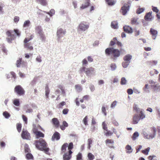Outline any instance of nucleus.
Masks as SVG:
<instances>
[{
    "label": "nucleus",
    "instance_id": "58836bf2",
    "mask_svg": "<svg viewBox=\"0 0 160 160\" xmlns=\"http://www.w3.org/2000/svg\"><path fill=\"white\" fill-rule=\"evenodd\" d=\"M13 103L15 106H18L20 105L19 101L17 99H16L13 100Z\"/></svg>",
    "mask_w": 160,
    "mask_h": 160
},
{
    "label": "nucleus",
    "instance_id": "72a5a7b5",
    "mask_svg": "<svg viewBox=\"0 0 160 160\" xmlns=\"http://www.w3.org/2000/svg\"><path fill=\"white\" fill-rule=\"evenodd\" d=\"M37 1L43 6H46L47 4L46 0H37Z\"/></svg>",
    "mask_w": 160,
    "mask_h": 160
},
{
    "label": "nucleus",
    "instance_id": "f704fd0d",
    "mask_svg": "<svg viewBox=\"0 0 160 160\" xmlns=\"http://www.w3.org/2000/svg\"><path fill=\"white\" fill-rule=\"evenodd\" d=\"M17 129L19 132H20L21 130L22 125L20 123H17L16 124Z\"/></svg>",
    "mask_w": 160,
    "mask_h": 160
},
{
    "label": "nucleus",
    "instance_id": "b1692460",
    "mask_svg": "<svg viewBox=\"0 0 160 160\" xmlns=\"http://www.w3.org/2000/svg\"><path fill=\"white\" fill-rule=\"evenodd\" d=\"M118 23L116 21H113L111 22V26L112 28L114 29H117L118 28Z\"/></svg>",
    "mask_w": 160,
    "mask_h": 160
},
{
    "label": "nucleus",
    "instance_id": "0eeeda50",
    "mask_svg": "<svg viewBox=\"0 0 160 160\" xmlns=\"http://www.w3.org/2000/svg\"><path fill=\"white\" fill-rule=\"evenodd\" d=\"M21 137L23 139L30 140L31 138L30 134L27 130L24 129L22 130L21 134Z\"/></svg>",
    "mask_w": 160,
    "mask_h": 160
},
{
    "label": "nucleus",
    "instance_id": "2f4dec72",
    "mask_svg": "<svg viewBox=\"0 0 160 160\" xmlns=\"http://www.w3.org/2000/svg\"><path fill=\"white\" fill-rule=\"evenodd\" d=\"M138 19L136 18H133L131 19V23L132 24H138V23L137 22Z\"/></svg>",
    "mask_w": 160,
    "mask_h": 160
},
{
    "label": "nucleus",
    "instance_id": "f8f14e48",
    "mask_svg": "<svg viewBox=\"0 0 160 160\" xmlns=\"http://www.w3.org/2000/svg\"><path fill=\"white\" fill-rule=\"evenodd\" d=\"M72 152L71 150H69L68 152H66L63 155L64 160H69L71 158V154Z\"/></svg>",
    "mask_w": 160,
    "mask_h": 160
},
{
    "label": "nucleus",
    "instance_id": "a211bd4d",
    "mask_svg": "<svg viewBox=\"0 0 160 160\" xmlns=\"http://www.w3.org/2000/svg\"><path fill=\"white\" fill-rule=\"evenodd\" d=\"M124 31L128 33H131L132 32V30L131 27L128 26H125L123 27Z\"/></svg>",
    "mask_w": 160,
    "mask_h": 160
},
{
    "label": "nucleus",
    "instance_id": "7c9ffc66",
    "mask_svg": "<svg viewBox=\"0 0 160 160\" xmlns=\"http://www.w3.org/2000/svg\"><path fill=\"white\" fill-rule=\"evenodd\" d=\"M75 88L77 92H79L82 91V88L81 85L77 84L75 86Z\"/></svg>",
    "mask_w": 160,
    "mask_h": 160
},
{
    "label": "nucleus",
    "instance_id": "ddd939ff",
    "mask_svg": "<svg viewBox=\"0 0 160 160\" xmlns=\"http://www.w3.org/2000/svg\"><path fill=\"white\" fill-rule=\"evenodd\" d=\"M150 33L152 36V38L153 39H155L158 35V31L153 28H151Z\"/></svg>",
    "mask_w": 160,
    "mask_h": 160
},
{
    "label": "nucleus",
    "instance_id": "09e8293b",
    "mask_svg": "<svg viewBox=\"0 0 160 160\" xmlns=\"http://www.w3.org/2000/svg\"><path fill=\"white\" fill-rule=\"evenodd\" d=\"M151 65H156L157 63V61L155 60L150 61L148 62Z\"/></svg>",
    "mask_w": 160,
    "mask_h": 160
},
{
    "label": "nucleus",
    "instance_id": "9b49d317",
    "mask_svg": "<svg viewBox=\"0 0 160 160\" xmlns=\"http://www.w3.org/2000/svg\"><path fill=\"white\" fill-rule=\"evenodd\" d=\"M129 6L127 4H125L121 8V12L123 15H125L127 11L129 10Z\"/></svg>",
    "mask_w": 160,
    "mask_h": 160
},
{
    "label": "nucleus",
    "instance_id": "423d86ee",
    "mask_svg": "<svg viewBox=\"0 0 160 160\" xmlns=\"http://www.w3.org/2000/svg\"><path fill=\"white\" fill-rule=\"evenodd\" d=\"M89 27V23L85 22H82L79 24L78 28L80 30L85 31Z\"/></svg>",
    "mask_w": 160,
    "mask_h": 160
},
{
    "label": "nucleus",
    "instance_id": "c03bdc74",
    "mask_svg": "<svg viewBox=\"0 0 160 160\" xmlns=\"http://www.w3.org/2000/svg\"><path fill=\"white\" fill-rule=\"evenodd\" d=\"M127 81L125 78L123 77L121 78L120 83L121 85L125 84L126 83Z\"/></svg>",
    "mask_w": 160,
    "mask_h": 160
},
{
    "label": "nucleus",
    "instance_id": "473e14b6",
    "mask_svg": "<svg viewBox=\"0 0 160 160\" xmlns=\"http://www.w3.org/2000/svg\"><path fill=\"white\" fill-rule=\"evenodd\" d=\"M117 40L116 38H114L113 39V40L110 41V46H113L116 43Z\"/></svg>",
    "mask_w": 160,
    "mask_h": 160
},
{
    "label": "nucleus",
    "instance_id": "393cba45",
    "mask_svg": "<svg viewBox=\"0 0 160 160\" xmlns=\"http://www.w3.org/2000/svg\"><path fill=\"white\" fill-rule=\"evenodd\" d=\"M68 144L67 143H64L61 147V151L63 152H65L66 150V148L68 146Z\"/></svg>",
    "mask_w": 160,
    "mask_h": 160
},
{
    "label": "nucleus",
    "instance_id": "864d4df0",
    "mask_svg": "<svg viewBox=\"0 0 160 160\" xmlns=\"http://www.w3.org/2000/svg\"><path fill=\"white\" fill-rule=\"evenodd\" d=\"M113 134V132L110 131H107L106 132H105L104 135L106 136H109L112 135Z\"/></svg>",
    "mask_w": 160,
    "mask_h": 160
},
{
    "label": "nucleus",
    "instance_id": "f03ea898",
    "mask_svg": "<svg viewBox=\"0 0 160 160\" xmlns=\"http://www.w3.org/2000/svg\"><path fill=\"white\" fill-rule=\"evenodd\" d=\"M34 144L38 150L46 152L49 151V148L47 147V142L42 138L40 139L39 140H35Z\"/></svg>",
    "mask_w": 160,
    "mask_h": 160
},
{
    "label": "nucleus",
    "instance_id": "8fccbe9b",
    "mask_svg": "<svg viewBox=\"0 0 160 160\" xmlns=\"http://www.w3.org/2000/svg\"><path fill=\"white\" fill-rule=\"evenodd\" d=\"M82 153L79 152L77 155V160H81L82 159Z\"/></svg>",
    "mask_w": 160,
    "mask_h": 160
},
{
    "label": "nucleus",
    "instance_id": "f3484780",
    "mask_svg": "<svg viewBox=\"0 0 160 160\" xmlns=\"http://www.w3.org/2000/svg\"><path fill=\"white\" fill-rule=\"evenodd\" d=\"M90 5V0H85V2L80 7L81 9H83L88 8Z\"/></svg>",
    "mask_w": 160,
    "mask_h": 160
},
{
    "label": "nucleus",
    "instance_id": "412c9836",
    "mask_svg": "<svg viewBox=\"0 0 160 160\" xmlns=\"http://www.w3.org/2000/svg\"><path fill=\"white\" fill-rule=\"evenodd\" d=\"M132 58V56L130 54H127L125 55L123 58V60L126 62H130Z\"/></svg>",
    "mask_w": 160,
    "mask_h": 160
},
{
    "label": "nucleus",
    "instance_id": "5fc2aeb1",
    "mask_svg": "<svg viewBox=\"0 0 160 160\" xmlns=\"http://www.w3.org/2000/svg\"><path fill=\"white\" fill-rule=\"evenodd\" d=\"M144 9L143 8H139L137 9L136 12L138 14H139L144 11Z\"/></svg>",
    "mask_w": 160,
    "mask_h": 160
},
{
    "label": "nucleus",
    "instance_id": "49530a36",
    "mask_svg": "<svg viewBox=\"0 0 160 160\" xmlns=\"http://www.w3.org/2000/svg\"><path fill=\"white\" fill-rule=\"evenodd\" d=\"M139 118H140V119H142L143 118H145V115L144 114L143 112L141 111L140 113V114H139Z\"/></svg>",
    "mask_w": 160,
    "mask_h": 160
},
{
    "label": "nucleus",
    "instance_id": "603ef678",
    "mask_svg": "<svg viewBox=\"0 0 160 160\" xmlns=\"http://www.w3.org/2000/svg\"><path fill=\"white\" fill-rule=\"evenodd\" d=\"M88 148L89 149H90L91 147V145L92 143V140L91 138H89L88 139Z\"/></svg>",
    "mask_w": 160,
    "mask_h": 160
},
{
    "label": "nucleus",
    "instance_id": "de8ad7c7",
    "mask_svg": "<svg viewBox=\"0 0 160 160\" xmlns=\"http://www.w3.org/2000/svg\"><path fill=\"white\" fill-rule=\"evenodd\" d=\"M88 117L87 116H86L85 117L83 120V123L85 125H88Z\"/></svg>",
    "mask_w": 160,
    "mask_h": 160
},
{
    "label": "nucleus",
    "instance_id": "6e6d98bb",
    "mask_svg": "<svg viewBox=\"0 0 160 160\" xmlns=\"http://www.w3.org/2000/svg\"><path fill=\"white\" fill-rule=\"evenodd\" d=\"M102 126L103 129L106 131H108V128L107 126V125L105 122H102Z\"/></svg>",
    "mask_w": 160,
    "mask_h": 160
},
{
    "label": "nucleus",
    "instance_id": "4be33fe9",
    "mask_svg": "<svg viewBox=\"0 0 160 160\" xmlns=\"http://www.w3.org/2000/svg\"><path fill=\"white\" fill-rule=\"evenodd\" d=\"M68 124L65 121H63L62 122V125L60 126V128L62 130H64L65 129L66 127H68Z\"/></svg>",
    "mask_w": 160,
    "mask_h": 160
},
{
    "label": "nucleus",
    "instance_id": "39448f33",
    "mask_svg": "<svg viewBox=\"0 0 160 160\" xmlns=\"http://www.w3.org/2000/svg\"><path fill=\"white\" fill-rule=\"evenodd\" d=\"M94 70V68L91 67L88 68H85V67H83L81 68L80 69V71L82 72L83 71H84L87 76L89 75V74L92 73Z\"/></svg>",
    "mask_w": 160,
    "mask_h": 160
},
{
    "label": "nucleus",
    "instance_id": "a18cd8bd",
    "mask_svg": "<svg viewBox=\"0 0 160 160\" xmlns=\"http://www.w3.org/2000/svg\"><path fill=\"white\" fill-rule=\"evenodd\" d=\"M130 62H124L122 63V67L124 68H126L129 64Z\"/></svg>",
    "mask_w": 160,
    "mask_h": 160
},
{
    "label": "nucleus",
    "instance_id": "e2e57ef3",
    "mask_svg": "<svg viewBox=\"0 0 160 160\" xmlns=\"http://www.w3.org/2000/svg\"><path fill=\"white\" fill-rule=\"evenodd\" d=\"M117 102L116 101H113L111 104V107L112 108H114L116 105Z\"/></svg>",
    "mask_w": 160,
    "mask_h": 160
},
{
    "label": "nucleus",
    "instance_id": "5701e85b",
    "mask_svg": "<svg viewBox=\"0 0 160 160\" xmlns=\"http://www.w3.org/2000/svg\"><path fill=\"white\" fill-rule=\"evenodd\" d=\"M35 135L37 138H43L44 137V134L40 131L37 132Z\"/></svg>",
    "mask_w": 160,
    "mask_h": 160
},
{
    "label": "nucleus",
    "instance_id": "f257e3e1",
    "mask_svg": "<svg viewBox=\"0 0 160 160\" xmlns=\"http://www.w3.org/2000/svg\"><path fill=\"white\" fill-rule=\"evenodd\" d=\"M122 49H121L119 51L118 49H114L113 48H109L106 49L105 53L107 56H110L112 55L111 58L114 60L120 56V52L122 51Z\"/></svg>",
    "mask_w": 160,
    "mask_h": 160
},
{
    "label": "nucleus",
    "instance_id": "a19ab883",
    "mask_svg": "<svg viewBox=\"0 0 160 160\" xmlns=\"http://www.w3.org/2000/svg\"><path fill=\"white\" fill-rule=\"evenodd\" d=\"M158 72L155 69H153L151 70L150 72V74L151 76H153L155 74H157Z\"/></svg>",
    "mask_w": 160,
    "mask_h": 160
},
{
    "label": "nucleus",
    "instance_id": "052dcab7",
    "mask_svg": "<svg viewBox=\"0 0 160 160\" xmlns=\"http://www.w3.org/2000/svg\"><path fill=\"white\" fill-rule=\"evenodd\" d=\"M32 131L33 133L35 134L36 133L38 132L39 131H38V129L36 127H35L32 129Z\"/></svg>",
    "mask_w": 160,
    "mask_h": 160
},
{
    "label": "nucleus",
    "instance_id": "338daca9",
    "mask_svg": "<svg viewBox=\"0 0 160 160\" xmlns=\"http://www.w3.org/2000/svg\"><path fill=\"white\" fill-rule=\"evenodd\" d=\"M112 123L114 126H118L119 125L118 122L115 120H112Z\"/></svg>",
    "mask_w": 160,
    "mask_h": 160
},
{
    "label": "nucleus",
    "instance_id": "0e129e2a",
    "mask_svg": "<svg viewBox=\"0 0 160 160\" xmlns=\"http://www.w3.org/2000/svg\"><path fill=\"white\" fill-rule=\"evenodd\" d=\"M22 117L23 121L25 122V123L27 124V118L24 115H22Z\"/></svg>",
    "mask_w": 160,
    "mask_h": 160
},
{
    "label": "nucleus",
    "instance_id": "cd10ccee",
    "mask_svg": "<svg viewBox=\"0 0 160 160\" xmlns=\"http://www.w3.org/2000/svg\"><path fill=\"white\" fill-rule=\"evenodd\" d=\"M126 149L127 150L126 152L128 153H131L132 152V150L130 146L127 145L126 147Z\"/></svg>",
    "mask_w": 160,
    "mask_h": 160
},
{
    "label": "nucleus",
    "instance_id": "e433bc0d",
    "mask_svg": "<svg viewBox=\"0 0 160 160\" xmlns=\"http://www.w3.org/2000/svg\"><path fill=\"white\" fill-rule=\"evenodd\" d=\"M151 87L155 90H158L159 88L158 84L156 83V82L155 83V84L152 85Z\"/></svg>",
    "mask_w": 160,
    "mask_h": 160
},
{
    "label": "nucleus",
    "instance_id": "aec40b11",
    "mask_svg": "<svg viewBox=\"0 0 160 160\" xmlns=\"http://www.w3.org/2000/svg\"><path fill=\"white\" fill-rule=\"evenodd\" d=\"M25 63V62L24 61H22V58H19V59L17 61L16 65L17 67H19L21 64H22L23 67V64Z\"/></svg>",
    "mask_w": 160,
    "mask_h": 160
},
{
    "label": "nucleus",
    "instance_id": "ea45409f",
    "mask_svg": "<svg viewBox=\"0 0 160 160\" xmlns=\"http://www.w3.org/2000/svg\"><path fill=\"white\" fill-rule=\"evenodd\" d=\"M88 157L90 160H92L95 158L94 156L91 153H89L88 154Z\"/></svg>",
    "mask_w": 160,
    "mask_h": 160
},
{
    "label": "nucleus",
    "instance_id": "2eb2a0df",
    "mask_svg": "<svg viewBox=\"0 0 160 160\" xmlns=\"http://www.w3.org/2000/svg\"><path fill=\"white\" fill-rule=\"evenodd\" d=\"M152 12L147 13L144 16V19L147 21H151L152 18Z\"/></svg>",
    "mask_w": 160,
    "mask_h": 160
},
{
    "label": "nucleus",
    "instance_id": "1a4fd4ad",
    "mask_svg": "<svg viewBox=\"0 0 160 160\" xmlns=\"http://www.w3.org/2000/svg\"><path fill=\"white\" fill-rule=\"evenodd\" d=\"M66 32L65 31L63 30L61 28L58 29L57 33L58 39H60L62 37H63Z\"/></svg>",
    "mask_w": 160,
    "mask_h": 160
},
{
    "label": "nucleus",
    "instance_id": "3c124183",
    "mask_svg": "<svg viewBox=\"0 0 160 160\" xmlns=\"http://www.w3.org/2000/svg\"><path fill=\"white\" fill-rule=\"evenodd\" d=\"M25 152H30V150L28 146L26 144L25 147Z\"/></svg>",
    "mask_w": 160,
    "mask_h": 160
},
{
    "label": "nucleus",
    "instance_id": "c756f323",
    "mask_svg": "<svg viewBox=\"0 0 160 160\" xmlns=\"http://www.w3.org/2000/svg\"><path fill=\"white\" fill-rule=\"evenodd\" d=\"M30 24V22L29 20H27L25 21L24 23L23 27L24 28L28 27Z\"/></svg>",
    "mask_w": 160,
    "mask_h": 160
},
{
    "label": "nucleus",
    "instance_id": "774afa93",
    "mask_svg": "<svg viewBox=\"0 0 160 160\" xmlns=\"http://www.w3.org/2000/svg\"><path fill=\"white\" fill-rule=\"evenodd\" d=\"M36 60L39 62H41L42 61L41 57L40 56H38L37 57Z\"/></svg>",
    "mask_w": 160,
    "mask_h": 160
},
{
    "label": "nucleus",
    "instance_id": "9d476101",
    "mask_svg": "<svg viewBox=\"0 0 160 160\" xmlns=\"http://www.w3.org/2000/svg\"><path fill=\"white\" fill-rule=\"evenodd\" d=\"M151 131L153 132V133L151 134L147 135L145 137L147 139H150L153 138L156 135V128L155 127H152L151 128Z\"/></svg>",
    "mask_w": 160,
    "mask_h": 160
},
{
    "label": "nucleus",
    "instance_id": "c9c22d12",
    "mask_svg": "<svg viewBox=\"0 0 160 160\" xmlns=\"http://www.w3.org/2000/svg\"><path fill=\"white\" fill-rule=\"evenodd\" d=\"M150 148L148 147L145 150H142V152L145 155H147L148 154V153L150 150Z\"/></svg>",
    "mask_w": 160,
    "mask_h": 160
},
{
    "label": "nucleus",
    "instance_id": "c85d7f7f",
    "mask_svg": "<svg viewBox=\"0 0 160 160\" xmlns=\"http://www.w3.org/2000/svg\"><path fill=\"white\" fill-rule=\"evenodd\" d=\"M24 47L28 48L30 50H32L33 49V47L30 45L29 43H28L24 44Z\"/></svg>",
    "mask_w": 160,
    "mask_h": 160
},
{
    "label": "nucleus",
    "instance_id": "6ab92c4d",
    "mask_svg": "<svg viewBox=\"0 0 160 160\" xmlns=\"http://www.w3.org/2000/svg\"><path fill=\"white\" fill-rule=\"evenodd\" d=\"M139 117L137 114L135 115L133 117L132 123L136 124L138 123L140 120Z\"/></svg>",
    "mask_w": 160,
    "mask_h": 160
},
{
    "label": "nucleus",
    "instance_id": "20e7f679",
    "mask_svg": "<svg viewBox=\"0 0 160 160\" xmlns=\"http://www.w3.org/2000/svg\"><path fill=\"white\" fill-rule=\"evenodd\" d=\"M15 92L17 95H23L25 94V91L24 89L20 85L16 86L14 89Z\"/></svg>",
    "mask_w": 160,
    "mask_h": 160
},
{
    "label": "nucleus",
    "instance_id": "680f3d73",
    "mask_svg": "<svg viewBox=\"0 0 160 160\" xmlns=\"http://www.w3.org/2000/svg\"><path fill=\"white\" fill-rule=\"evenodd\" d=\"M152 9L154 12H156V13H158L159 12V10L156 7L152 6Z\"/></svg>",
    "mask_w": 160,
    "mask_h": 160
},
{
    "label": "nucleus",
    "instance_id": "7ed1b4c3",
    "mask_svg": "<svg viewBox=\"0 0 160 160\" xmlns=\"http://www.w3.org/2000/svg\"><path fill=\"white\" fill-rule=\"evenodd\" d=\"M13 32V31L12 30H8L6 32L7 36L6 39L9 43H12V40H14L16 38L15 35L12 34Z\"/></svg>",
    "mask_w": 160,
    "mask_h": 160
},
{
    "label": "nucleus",
    "instance_id": "4c0bfd02",
    "mask_svg": "<svg viewBox=\"0 0 160 160\" xmlns=\"http://www.w3.org/2000/svg\"><path fill=\"white\" fill-rule=\"evenodd\" d=\"M138 133L137 132H135L133 134L132 137V138L133 140H135L136 138L138 136Z\"/></svg>",
    "mask_w": 160,
    "mask_h": 160
},
{
    "label": "nucleus",
    "instance_id": "79ce46f5",
    "mask_svg": "<svg viewBox=\"0 0 160 160\" xmlns=\"http://www.w3.org/2000/svg\"><path fill=\"white\" fill-rule=\"evenodd\" d=\"M26 157L28 159H32L33 158V155L30 153H28L26 154Z\"/></svg>",
    "mask_w": 160,
    "mask_h": 160
},
{
    "label": "nucleus",
    "instance_id": "dca6fc26",
    "mask_svg": "<svg viewBox=\"0 0 160 160\" xmlns=\"http://www.w3.org/2000/svg\"><path fill=\"white\" fill-rule=\"evenodd\" d=\"M60 134L58 132H56L52 136V140L53 141L55 140H58L60 139Z\"/></svg>",
    "mask_w": 160,
    "mask_h": 160
},
{
    "label": "nucleus",
    "instance_id": "a878e982",
    "mask_svg": "<svg viewBox=\"0 0 160 160\" xmlns=\"http://www.w3.org/2000/svg\"><path fill=\"white\" fill-rule=\"evenodd\" d=\"M106 144L111 143L112 144V145H108L109 147L110 148H113V147L112 145L114 143V141L112 139H107L105 141Z\"/></svg>",
    "mask_w": 160,
    "mask_h": 160
},
{
    "label": "nucleus",
    "instance_id": "bf43d9fd",
    "mask_svg": "<svg viewBox=\"0 0 160 160\" xmlns=\"http://www.w3.org/2000/svg\"><path fill=\"white\" fill-rule=\"evenodd\" d=\"M47 13L49 14L50 16H52L55 13L54 10L53 9H52L50 10L49 12Z\"/></svg>",
    "mask_w": 160,
    "mask_h": 160
},
{
    "label": "nucleus",
    "instance_id": "bb28decb",
    "mask_svg": "<svg viewBox=\"0 0 160 160\" xmlns=\"http://www.w3.org/2000/svg\"><path fill=\"white\" fill-rule=\"evenodd\" d=\"M106 2L110 6H112L115 4L116 0H105Z\"/></svg>",
    "mask_w": 160,
    "mask_h": 160
},
{
    "label": "nucleus",
    "instance_id": "4468645a",
    "mask_svg": "<svg viewBox=\"0 0 160 160\" xmlns=\"http://www.w3.org/2000/svg\"><path fill=\"white\" fill-rule=\"evenodd\" d=\"M52 122L56 128H58L59 127V122L58 119L56 118H53L52 119Z\"/></svg>",
    "mask_w": 160,
    "mask_h": 160
},
{
    "label": "nucleus",
    "instance_id": "69168bd1",
    "mask_svg": "<svg viewBox=\"0 0 160 160\" xmlns=\"http://www.w3.org/2000/svg\"><path fill=\"white\" fill-rule=\"evenodd\" d=\"M75 102L76 103V105L77 106H78L80 105V103L79 102V99L78 98H76L75 99Z\"/></svg>",
    "mask_w": 160,
    "mask_h": 160
},
{
    "label": "nucleus",
    "instance_id": "37998d69",
    "mask_svg": "<svg viewBox=\"0 0 160 160\" xmlns=\"http://www.w3.org/2000/svg\"><path fill=\"white\" fill-rule=\"evenodd\" d=\"M3 115L6 118H8L10 117V115L7 112H4L3 113Z\"/></svg>",
    "mask_w": 160,
    "mask_h": 160
},
{
    "label": "nucleus",
    "instance_id": "4d7b16f0",
    "mask_svg": "<svg viewBox=\"0 0 160 160\" xmlns=\"http://www.w3.org/2000/svg\"><path fill=\"white\" fill-rule=\"evenodd\" d=\"M73 147V143L71 142L69 143V145L68 147V149L69 150H71V149H72Z\"/></svg>",
    "mask_w": 160,
    "mask_h": 160
},
{
    "label": "nucleus",
    "instance_id": "6e6552de",
    "mask_svg": "<svg viewBox=\"0 0 160 160\" xmlns=\"http://www.w3.org/2000/svg\"><path fill=\"white\" fill-rule=\"evenodd\" d=\"M35 29L36 32L39 34L41 38L43 40H44L45 39V37L43 34V33L42 32V29L41 26H37L35 28Z\"/></svg>",
    "mask_w": 160,
    "mask_h": 160
},
{
    "label": "nucleus",
    "instance_id": "13d9d810",
    "mask_svg": "<svg viewBox=\"0 0 160 160\" xmlns=\"http://www.w3.org/2000/svg\"><path fill=\"white\" fill-rule=\"evenodd\" d=\"M13 31L16 33L17 35L19 37L20 36L21 33L19 30L18 29H14Z\"/></svg>",
    "mask_w": 160,
    "mask_h": 160
}]
</instances>
